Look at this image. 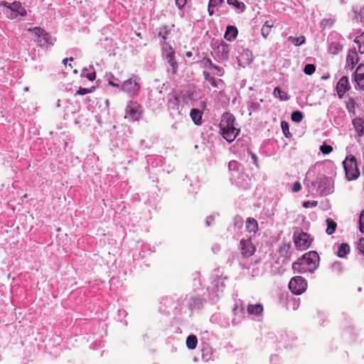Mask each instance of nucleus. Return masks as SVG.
<instances>
[{
	"label": "nucleus",
	"mask_w": 364,
	"mask_h": 364,
	"mask_svg": "<svg viewBox=\"0 0 364 364\" xmlns=\"http://www.w3.org/2000/svg\"><path fill=\"white\" fill-rule=\"evenodd\" d=\"M358 250L364 255V238H360L358 243Z\"/></svg>",
	"instance_id": "c03bdc74"
},
{
	"label": "nucleus",
	"mask_w": 364,
	"mask_h": 364,
	"mask_svg": "<svg viewBox=\"0 0 364 364\" xmlns=\"http://www.w3.org/2000/svg\"><path fill=\"white\" fill-rule=\"evenodd\" d=\"M290 248L289 242H283L279 248V253L282 257L289 259L291 257Z\"/></svg>",
	"instance_id": "6ab92c4d"
},
{
	"label": "nucleus",
	"mask_w": 364,
	"mask_h": 364,
	"mask_svg": "<svg viewBox=\"0 0 364 364\" xmlns=\"http://www.w3.org/2000/svg\"><path fill=\"white\" fill-rule=\"evenodd\" d=\"M68 60L70 61H73V58H65L63 60V63L64 64V65L66 67V62H68Z\"/></svg>",
	"instance_id": "09e8293b"
},
{
	"label": "nucleus",
	"mask_w": 364,
	"mask_h": 364,
	"mask_svg": "<svg viewBox=\"0 0 364 364\" xmlns=\"http://www.w3.org/2000/svg\"><path fill=\"white\" fill-rule=\"evenodd\" d=\"M178 98L175 94H171L170 98L168 100V105L169 107H174L178 105Z\"/></svg>",
	"instance_id": "c9c22d12"
},
{
	"label": "nucleus",
	"mask_w": 364,
	"mask_h": 364,
	"mask_svg": "<svg viewBox=\"0 0 364 364\" xmlns=\"http://www.w3.org/2000/svg\"><path fill=\"white\" fill-rule=\"evenodd\" d=\"M350 88L348 78L346 76L342 77L336 85V91L339 98H342L346 92Z\"/></svg>",
	"instance_id": "f8f14e48"
},
{
	"label": "nucleus",
	"mask_w": 364,
	"mask_h": 364,
	"mask_svg": "<svg viewBox=\"0 0 364 364\" xmlns=\"http://www.w3.org/2000/svg\"><path fill=\"white\" fill-rule=\"evenodd\" d=\"M357 106V103L352 97H348L346 101V107L348 109V112L350 114V116L355 115V107Z\"/></svg>",
	"instance_id": "4be33fe9"
},
{
	"label": "nucleus",
	"mask_w": 364,
	"mask_h": 364,
	"mask_svg": "<svg viewBox=\"0 0 364 364\" xmlns=\"http://www.w3.org/2000/svg\"><path fill=\"white\" fill-rule=\"evenodd\" d=\"M205 62H206V64L208 65V67H210V68H214V66H215V65H214V64L212 63L211 60H210V59H209V58L205 59Z\"/></svg>",
	"instance_id": "de8ad7c7"
},
{
	"label": "nucleus",
	"mask_w": 364,
	"mask_h": 364,
	"mask_svg": "<svg viewBox=\"0 0 364 364\" xmlns=\"http://www.w3.org/2000/svg\"><path fill=\"white\" fill-rule=\"evenodd\" d=\"M293 239L295 246L299 250H304L309 248L312 242L310 235L304 232H295Z\"/></svg>",
	"instance_id": "0eeeda50"
},
{
	"label": "nucleus",
	"mask_w": 364,
	"mask_h": 364,
	"mask_svg": "<svg viewBox=\"0 0 364 364\" xmlns=\"http://www.w3.org/2000/svg\"><path fill=\"white\" fill-rule=\"evenodd\" d=\"M68 66H69L70 68H73V66H72V65H71L70 63L68 65Z\"/></svg>",
	"instance_id": "4d7b16f0"
},
{
	"label": "nucleus",
	"mask_w": 364,
	"mask_h": 364,
	"mask_svg": "<svg viewBox=\"0 0 364 364\" xmlns=\"http://www.w3.org/2000/svg\"><path fill=\"white\" fill-rule=\"evenodd\" d=\"M342 50V46L338 43H331L329 46L328 50L333 55L338 54Z\"/></svg>",
	"instance_id": "7c9ffc66"
},
{
	"label": "nucleus",
	"mask_w": 364,
	"mask_h": 364,
	"mask_svg": "<svg viewBox=\"0 0 364 364\" xmlns=\"http://www.w3.org/2000/svg\"><path fill=\"white\" fill-rule=\"evenodd\" d=\"M95 87L94 86L91 87L90 88L80 87L78 90L76 92V93L74 95V96H76L77 95H84L91 93L95 90Z\"/></svg>",
	"instance_id": "72a5a7b5"
},
{
	"label": "nucleus",
	"mask_w": 364,
	"mask_h": 364,
	"mask_svg": "<svg viewBox=\"0 0 364 364\" xmlns=\"http://www.w3.org/2000/svg\"><path fill=\"white\" fill-rule=\"evenodd\" d=\"M238 33L237 28L233 26H228L225 33V38L229 41H232L237 37Z\"/></svg>",
	"instance_id": "f3484780"
},
{
	"label": "nucleus",
	"mask_w": 364,
	"mask_h": 364,
	"mask_svg": "<svg viewBox=\"0 0 364 364\" xmlns=\"http://www.w3.org/2000/svg\"><path fill=\"white\" fill-rule=\"evenodd\" d=\"M281 127L285 136L289 137V136L290 135L289 131V124L287 122L283 121L282 122Z\"/></svg>",
	"instance_id": "58836bf2"
},
{
	"label": "nucleus",
	"mask_w": 364,
	"mask_h": 364,
	"mask_svg": "<svg viewBox=\"0 0 364 364\" xmlns=\"http://www.w3.org/2000/svg\"><path fill=\"white\" fill-rule=\"evenodd\" d=\"M215 53L220 59L228 60L229 58V45L222 42L217 46Z\"/></svg>",
	"instance_id": "4468645a"
},
{
	"label": "nucleus",
	"mask_w": 364,
	"mask_h": 364,
	"mask_svg": "<svg viewBox=\"0 0 364 364\" xmlns=\"http://www.w3.org/2000/svg\"><path fill=\"white\" fill-rule=\"evenodd\" d=\"M291 119L293 122L299 123L303 119V114L300 111H295L291 113Z\"/></svg>",
	"instance_id": "473e14b6"
},
{
	"label": "nucleus",
	"mask_w": 364,
	"mask_h": 364,
	"mask_svg": "<svg viewBox=\"0 0 364 364\" xmlns=\"http://www.w3.org/2000/svg\"><path fill=\"white\" fill-rule=\"evenodd\" d=\"M190 116L193 122L197 124L200 125L202 123V112L198 109H192L190 112Z\"/></svg>",
	"instance_id": "aec40b11"
},
{
	"label": "nucleus",
	"mask_w": 364,
	"mask_h": 364,
	"mask_svg": "<svg viewBox=\"0 0 364 364\" xmlns=\"http://www.w3.org/2000/svg\"><path fill=\"white\" fill-rule=\"evenodd\" d=\"M139 80L136 77L135 79L130 78L125 80L122 85V89L131 95H136L140 90Z\"/></svg>",
	"instance_id": "9d476101"
},
{
	"label": "nucleus",
	"mask_w": 364,
	"mask_h": 364,
	"mask_svg": "<svg viewBox=\"0 0 364 364\" xmlns=\"http://www.w3.org/2000/svg\"><path fill=\"white\" fill-rule=\"evenodd\" d=\"M301 189V184L299 181L295 182L291 188L292 192H294V193H297V192L300 191Z\"/></svg>",
	"instance_id": "a19ab883"
},
{
	"label": "nucleus",
	"mask_w": 364,
	"mask_h": 364,
	"mask_svg": "<svg viewBox=\"0 0 364 364\" xmlns=\"http://www.w3.org/2000/svg\"><path fill=\"white\" fill-rule=\"evenodd\" d=\"M246 230L250 233H256L258 230L257 221L253 218H247L245 224Z\"/></svg>",
	"instance_id": "a211bd4d"
},
{
	"label": "nucleus",
	"mask_w": 364,
	"mask_h": 364,
	"mask_svg": "<svg viewBox=\"0 0 364 364\" xmlns=\"http://www.w3.org/2000/svg\"><path fill=\"white\" fill-rule=\"evenodd\" d=\"M359 228L360 232H364V210L361 212L360 215Z\"/></svg>",
	"instance_id": "ea45409f"
},
{
	"label": "nucleus",
	"mask_w": 364,
	"mask_h": 364,
	"mask_svg": "<svg viewBox=\"0 0 364 364\" xmlns=\"http://www.w3.org/2000/svg\"><path fill=\"white\" fill-rule=\"evenodd\" d=\"M358 61L359 58L355 49L350 50L346 58V65L352 70Z\"/></svg>",
	"instance_id": "2eb2a0df"
},
{
	"label": "nucleus",
	"mask_w": 364,
	"mask_h": 364,
	"mask_svg": "<svg viewBox=\"0 0 364 364\" xmlns=\"http://www.w3.org/2000/svg\"><path fill=\"white\" fill-rule=\"evenodd\" d=\"M247 311L250 315L259 316H262L264 309L261 304H249L247 307Z\"/></svg>",
	"instance_id": "dca6fc26"
},
{
	"label": "nucleus",
	"mask_w": 364,
	"mask_h": 364,
	"mask_svg": "<svg viewBox=\"0 0 364 364\" xmlns=\"http://www.w3.org/2000/svg\"><path fill=\"white\" fill-rule=\"evenodd\" d=\"M1 5L5 6L8 10L6 11V14L8 18L14 19L18 16H24L26 15V11L24 7L21 6V4L18 1H14L12 4H9L6 1H2Z\"/></svg>",
	"instance_id": "39448f33"
},
{
	"label": "nucleus",
	"mask_w": 364,
	"mask_h": 364,
	"mask_svg": "<svg viewBox=\"0 0 364 364\" xmlns=\"http://www.w3.org/2000/svg\"><path fill=\"white\" fill-rule=\"evenodd\" d=\"M252 159L255 161V163L257 164V157L255 154L251 153Z\"/></svg>",
	"instance_id": "8fccbe9b"
},
{
	"label": "nucleus",
	"mask_w": 364,
	"mask_h": 364,
	"mask_svg": "<svg viewBox=\"0 0 364 364\" xmlns=\"http://www.w3.org/2000/svg\"><path fill=\"white\" fill-rule=\"evenodd\" d=\"M186 56L188 58H191L192 56V53L191 51H188L186 53Z\"/></svg>",
	"instance_id": "3c124183"
},
{
	"label": "nucleus",
	"mask_w": 364,
	"mask_h": 364,
	"mask_svg": "<svg viewBox=\"0 0 364 364\" xmlns=\"http://www.w3.org/2000/svg\"><path fill=\"white\" fill-rule=\"evenodd\" d=\"M318 204V202L317 201H315V200H312V201H306L303 204V206L304 208H309L310 206L311 207H316Z\"/></svg>",
	"instance_id": "79ce46f5"
},
{
	"label": "nucleus",
	"mask_w": 364,
	"mask_h": 364,
	"mask_svg": "<svg viewBox=\"0 0 364 364\" xmlns=\"http://www.w3.org/2000/svg\"><path fill=\"white\" fill-rule=\"evenodd\" d=\"M307 287L306 280L301 276H296L291 278L289 283V289L296 295L304 293Z\"/></svg>",
	"instance_id": "423d86ee"
},
{
	"label": "nucleus",
	"mask_w": 364,
	"mask_h": 364,
	"mask_svg": "<svg viewBox=\"0 0 364 364\" xmlns=\"http://www.w3.org/2000/svg\"><path fill=\"white\" fill-rule=\"evenodd\" d=\"M86 77L90 80V81H92L95 79L96 77V73L95 72H92V73H87V75H86Z\"/></svg>",
	"instance_id": "a18cd8bd"
},
{
	"label": "nucleus",
	"mask_w": 364,
	"mask_h": 364,
	"mask_svg": "<svg viewBox=\"0 0 364 364\" xmlns=\"http://www.w3.org/2000/svg\"><path fill=\"white\" fill-rule=\"evenodd\" d=\"M239 249L244 258L252 257L256 252V246L253 244L250 237L242 238L240 241Z\"/></svg>",
	"instance_id": "1a4fd4ad"
},
{
	"label": "nucleus",
	"mask_w": 364,
	"mask_h": 364,
	"mask_svg": "<svg viewBox=\"0 0 364 364\" xmlns=\"http://www.w3.org/2000/svg\"><path fill=\"white\" fill-rule=\"evenodd\" d=\"M223 2L224 0H210L208 8L209 15L212 16L215 12V8L220 6Z\"/></svg>",
	"instance_id": "393cba45"
},
{
	"label": "nucleus",
	"mask_w": 364,
	"mask_h": 364,
	"mask_svg": "<svg viewBox=\"0 0 364 364\" xmlns=\"http://www.w3.org/2000/svg\"><path fill=\"white\" fill-rule=\"evenodd\" d=\"M28 31L34 33L38 46L43 48L52 45L50 36L43 28L36 26L33 28H28Z\"/></svg>",
	"instance_id": "20e7f679"
},
{
	"label": "nucleus",
	"mask_w": 364,
	"mask_h": 364,
	"mask_svg": "<svg viewBox=\"0 0 364 364\" xmlns=\"http://www.w3.org/2000/svg\"><path fill=\"white\" fill-rule=\"evenodd\" d=\"M316 71V67L313 64H307L305 65L304 72L306 75H312Z\"/></svg>",
	"instance_id": "e433bc0d"
},
{
	"label": "nucleus",
	"mask_w": 364,
	"mask_h": 364,
	"mask_svg": "<svg viewBox=\"0 0 364 364\" xmlns=\"http://www.w3.org/2000/svg\"><path fill=\"white\" fill-rule=\"evenodd\" d=\"M136 36L141 37V33H137Z\"/></svg>",
	"instance_id": "6e6d98bb"
},
{
	"label": "nucleus",
	"mask_w": 364,
	"mask_h": 364,
	"mask_svg": "<svg viewBox=\"0 0 364 364\" xmlns=\"http://www.w3.org/2000/svg\"><path fill=\"white\" fill-rule=\"evenodd\" d=\"M326 223L327 225V228L326 230V232L329 235H332L336 231V229L337 227V223L333 219H331L330 218L326 219Z\"/></svg>",
	"instance_id": "b1692460"
},
{
	"label": "nucleus",
	"mask_w": 364,
	"mask_h": 364,
	"mask_svg": "<svg viewBox=\"0 0 364 364\" xmlns=\"http://www.w3.org/2000/svg\"><path fill=\"white\" fill-rule=\"evenodd\" d=\"M287 40L291 43L294 44L296 46H299L305 43L306 38L304 36L297 38L289 36Z\"/></svg>",
	"instance_id": "c756f323"
},
{
	"label": "nucleus",
	"mask_w": 364,
	"mask_h": 364,
	"mask_svg": "<svg viewBox=\"0 0 364 364\" xmlns=\"http://www.w3.org/2000/svg\"><path fill=\"white\" fill-rule=\"evenodd\" d=\"M350 252V246L347 243H342L338 247L337 255L339 257H344Z\"/></svg>",
	"instance_id": "bb28decb"
},
{
	"label": "nucleus",
	"mask_w": 364,
	"mask_h": 364,
	"mask_svg": "<svg viewBox=\"0 0 364 364\" xmlns=\"http://www.w3.org/2000/svg\"><path fill=\"white\" fill-rule=\"evenodd\" d=\"M353 127L357 133L360 136L364 134V121L361 118H355L353 120Z\"/></svg>",
	"instance_id": "412c9836"
},
{
	"label": "nucleus",
	"mask_w": 364,
	"mask_h": 364,
	"mask_svg": "<svg viewBox=\"0 0 364 364\" xmlns=\"http://www.w3.org/2000/svg\"><path fill=\"white\" fill-rule=\"evenodd\" d=\"M214 68V69H215V70H217V71H218V73H217L218 75H219V76H223V74H224V70H223V69L222 68H220V67H219V66H218V65H215V66H214V68Z\"/></svg>",
	"instance_id": "49530a36"
},
{
	"label": "nucleus",
	"mask_w": 364,
	"mask_h": 364,
	"mask_svg": "<svg viewBox=\"0 0 364 364\" xmlns=\"http://www.w3.org/2000/svg\"><path fill=\"white\" fill-rule=\"evenodd\" d=\"M228 4L235 6L237 9L243 11L245 9V5L242 2H240L237 0H227Z\"/></svg>",
	"instance_id": "2f4dec72"
},
{
	"label": "nucleus",
	"mask_w": 364,
	"mask_h": 364,
	"mask_svg": "<svg viewBox=\"0 0 364 364\" xmlns=\"http://www.w3.org/2000/svg\"><path fill=\"white\" fill-rule=\"evenodd\" d=\"M273 94L275 97H279L282 101H287L289 99L288 94L283 92L279 87L274 88Z\"/></svg>",
	"instance_id": "cd10ccee"
},
{
	"label": "nucleus",
	"mask_w": 364,
	"mask_h": 364,
	"mask_svg": "<svg viewBox=\"0 0 364 364\" xmlns=\"http://www.w3.org/2000/svg\"><path fill=\"white\" fill-rule=\"evenodd\" d=\"M161 37H162V38H163L164 40H166V37L164 35L161 36Z\"/></svg>",
	"instance_id": "5fc2aeb1"
},
{
	"label": "nucleus",
	"mask_w": 364,
	"mask_h": 364,
	"mask_svg": "<svg viewBox=\"0 0 364 364\" xmlns=\"http://www.w3.org/2000/svg\"><path fill=\"white\" fill-rule=\"evenodd\" d=\"M109 84H110V85H112V86H114V87H119V85H117L116 83H113V82H109Z\"/></svg>",
	"instance_id": "603ef678"
},
{
	"label": "nucleus",
	"mask_w": 364,
	"mask_h": 364,
	"mask_svg": "<svg viewBox=\"0 0 364 364\" xmlns=\"http://www.w3.org/2000/svg\"><path fill=\"white\" fill-rule=\"evenodd\" d=\"M274 24L271 23L269 21H265L261 29V33L263 38H267L268 37V36L270 34L272 31V28Z\"/></svg>",
	"instance_id": "5701e85b"
},
{
	"label": "nucleus",
	"mask_w": 364,
	"mask_h": 364,
	"mask_svg": "<svg viewBox=\"0 0 364 364\" xmlns=\"http://www.w3.org/2000/svg\"><path fill=\"white\" fill-rule=\"evenodd\" d=\"M176 5L180 9H183L186 4L187 0H175Z\"/></svg>",
	"instance_id": "37998d69"
},
{
	"label": "nucleus",
	"mask_w": 364,
	"mask_h": 364,
	"mask_svg": "<svg viewBox=\"0 0 364 364\" xmlns=\"http://www.w3.org/2000/svg\"><path fill=\"white\" fill-rule=\"evenodd\" d=\"M320 151L323 154H328L333 151V147L330 145L323 144L320 146Z\"/></svg>",
	"instance_id": "4c0bfd02"
},
{
	"label": "nucleus",
	"mask_w": 364,
	"mask_h": 364,
	"mask_svg": "<svg viewBox=\"0 0 364 364\" xmlns=\"http://www.w3.org/2000/svg\"><path fill=\"white\" fill-rule=\"evenodd\" d=\"M354 80L359 89L364 90V64H360L355 69Z\"/></svg>",
	"instance_id": "ddd939ff"
},
{
	"label": "nucleus",
	"mask_w": 364,
	"mask_h": 364,
	"mask_svg": "<svg viewBox=\"0 0 364 364\" xmlns=\"http://www.w3.org/2000/svg\"><path fill=\"white\" fill-rule=\"evenodd\" d=\"M343 166L345 169L346 176L348 181L357 179L360 176V170L358 167V163L353 155H348L343 161Z\"/></svg>",
	"instance_id": "7ed1b4c3"
},
{
	"label": "nucleus",
	"mask_w": 364,
	"mask_h": 364,
	"mask_svg": "<svg viewBox=\"0 0 364 364\" xmlns=\"http://www.w3.org/2000/svg\"><path fill=\"white\" fill-rule=\"evenodd\" d=\"M142 112V107L138 102L131 101L126 107L125 117H129L133 121H138L141 117Z\"/></svg>",
	"instance_id": "6e6552de"
},
{
	"label": "nucleus",
	"mask_w": 364,
	"mask_h": 364,
	"mask_svg": "<svg viewBox=\"0 0 364 364\" xmlns=\"http://www.w3.org/2000/svg\"><path fill=\"white\" fill-rule=\"evenodd\" d=\"M319 256L316 251L304 254L292 264V269L298 274L313 273L319 265Z\"/></svg>",
	"instance_id": "f257e3e1"
},
{
	"label": "nucleus",
	"mask_w": 364,
	"mask_h": 364,
	"mask_svg": "<svg viewBox=\"0 0 364 364\" xmlns=\"http://www.w3.org/2000/svg\"><path fill=\"white\" fill-rule=\"evenodd\" d=\"M203 75H204V77H205V80H207L208 82H210V84L213 87H218V84H217V82H216L215 79L213 77L210 76L208 73L204 71L203 72Z\"/></svg>",
	"instance_id": "f704fd0d"
},
{
	"label": "nucleus",
	"mask_w": 364,
	"mask_h": 364,
	"mask_svg": "<svg viewBox=\"0 0 364 364\" xmlns=\"http://www.w3.org/2000/svg\"><path fill=\"white\" fill-rule=\"evenodd\" d=\"M164 53L167 63L172 68L173 74H176L178 70V63L175 58V51L171 46H168L164 48Z\"/></svg>",
	"instance_id": "9b49d317"
},
{
	"label": "nucleus",
	"mask_w": 364,
	"mask_h": 364,
	"mask_svg": "<svg viewBox=\"0 0 364 364\" xmlns=\"http://www.w3.org/2000/svg\"><path fill=\"white\" fill-rule=\"evenodd\" d=\"M23 90L26 91V92L28 91V87H25L23 88Z\"/></svg>",
	"instance_id": "864d4df0"
},
{
	"label": "nucleus",
	"mask_w": 364,
	"mask_h": 364,
	"mask_svg": "<svg viewBox=\"0 0 364 364\" xmlns=\"http://www.w3.org/2000/svg\"><path fill=\"white\" fill-rule=\"evenodd\" d=\"M354 42L358 46L359 53L361 54L364 53V32L362 33L360 36H357Z\"/></svg>",
	"instance_id": "c85d7f7f"
},
{
	"label": "nucleus",
	"mask_w": 364,
	"mask_h": 364,
	"mask_svg": "<svg viewBox=\"0 0 364 364\" xmlns=\"http://www.w3.org/2000/svg\"><path fill=\"white\" fill-rule=\"evenodd\" d=\"M235 117L230 112L223 114L220 122V132L223 137L228 142L233 141L240 132L235 127Z\"/></svg>",
	"instance_id": "f03ea898"
},
{
	"label": "nucleus",
	"mask_w": 364,
	"mask_h": 364,
	"mask_svg": "<svg viewBox=\"0 0 364 364\" xmlns=\"http://www.w3.org/2000/svg\"><path fill=\"white\" fill-rule=\"evenodd\" d=\"M186 346L191 350H193L196 348L198 344V339L195 335H190L186 338Z\"/></svg>",
	"instance_id": "a878e982"
}]
</instances>
